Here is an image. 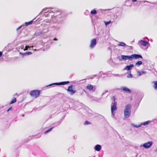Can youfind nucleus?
Returning a JSON list of instances; mask_svg holds the SVG:
<instances>
[{"label":"nucleus","mask_w":157,"mask_h":157,"mask_svg":"<svg viewBox=\"0 0 157 157\" xmlns=\"http://www.w3.org/2000/svg\"><path fill=\"white\" fill-rule=\"evenodd\" d=\"M142 64V62L141 61H139L136 63L135 65L137 66H139Z\"/></svg>","instance_id":"24"},{"label":"nucleus","mask_w":157,"mask_h":157,"mask_svg":"<svg viewBox=\"0 0 157 157\" xmlns=\"http://www.w3.org/2000/svg\"><path fill=\"white\" fill-rule=\"evenodd\" d=\"M44 12L43 15V16L46 17H48V16H51L52 20L57 22L60 21H62V20L61 19L59 20V19L62 17L64 14L58 9H54V8L50 7L43 9L39 14H41Z\"/></svg>","instance_id":"1"},{"label":"nucleus","mask_w":157,"mask_h":157,"mask_svg":"<svg viewBox=\"0 0 157 157\" xmlns=\"http://www.w3.org/2000/svg\"><path fill=\"white\" fill-rule=\"evenodd\" d=\"M16 101V98L14 97L12 99L11 101L10 102V104H13V103H14Z\"/></svg>","instance_id":"22"},{"label":"nucleus","mask_w":157,"mask_h":157,"mask_svg":"<svg viewBox=\"0 0 157 157\" xmlns=\"http://www.w3.org/2000/svg\"><path fill=\"white\" fill-rule=\"evenodd\" d=\"M114 76H121V75L119 74H115L114 75Z\"/></svg>","instance_id":"41"},{"label":"nucleus","mask_w":157,"mask_h":157,"mask_svg":"<svg viewBox=\"0 0 157 157\" xmlns=\"http://www.w3.org/2000/svg\"><path fill=\"white\" fill-rule=\"evenodd\" d=\"M35 51H37V50H36V49H35L34 50Z\"/></svg>","instance_id":"51"},{"label":"nucleus","mask_w":157,"mask_h":157,"mask_svg":"<svg viewBox=\"0 0 157 157\" xmlns=\"http://www.w3.org/2000/svg\"><path fill=\"white\" fill-rule=\"evenodd\" d=\"M33 22V21H30L28 22H25V25L26 26H27L29 25H30L32 24V23Z\"/></svg>","instance_id":"25"},{"label":"nucleus","mask_w":157,"mask_h":157,"mask_svg":"<svg viewBox=\"0 0 157 157\" xmlns=\"http://www.w3.org/2000/svg\"><path fill=\"white\" fill-rule=\"evenodd\" d=\"M72 87L73 86L72 85L69 86L67 90L68 92H70V94L71 95H73L76 92L75 90H74L72 89Z\"/></svg>","instance_id":"8"},{"label":"nucleus","mask_w":157,"mask_h":157,"mask_svg":"<svg viewBox=\"0 0 157 157\" xmlns=\"http://www.w3.org/2000/svg\"><path fill=\"white\" fill-rule=\"evenodd\" d=\"M22 27V26L21 25V26H19L18 28H17V29H16V30L17 31L19 29H20Z\"/></svg>","instance_id":"36"},{"label":"nucleus","mask_w":157,"mask_h":157,"mask_svg":"<svg viewBox=\"0 0 157 157\" xmlns=\"http://www.w3.org/2000/svg\"><path fill=\"white\" fill-rule=\"evenodd\" d=\"M53 27L54 28V30H58L60 29V27L58 25L55 24L53 25Z\"/></svg>","instance_id":"17"},{"label":"nucleus","mask_w":157,"mask_h":157,"mask_svg":"<svg viewBox=\"0 0 157 157\" xmlns=\"http://www.w3.org/2000/svg\"><path fill=\"white\" fill-rule=\"evenodd\" d=\"M20 54L22 56V57H23L25 56H26V52L25 53H22L21 52H20Z\"/></svg>","instance_id":"32"},{"label":"nucleus","mask_w":157,"mask_h":157,"mask_svg":"<svg viewBox=\"0 0 157 157\" xmlns=\"http://www.w3.org/2000/svg\"><path fill=\"white\" fill-rule=\"evenodd\" d=\"M107 72H106V73H105V74L107 75Z\"/></svg>","instance_id":"50"},{"label":"nucleus","mask_w":157,"mask_h":157,"mask_svg":"<svg viewBox=\"0 0 157 157\" xmlns=\"http://www.w3.org/2000/svg\"><path fill=\"white\" fill-rule=\"evenodd\" d=\"M26 56L31 55L32 54V52H26Z\"/></svg>","instance_id":"33"},{"label":"nucleus","mask_w":157,"mask_h":157,"mask_svg":"<svg viewBox=\"0 0 157 157\" xmlns=\"http://www.w3.org/2000/svg\"><path fill=\"white\" fill-rule=\"evenodd\" d=\"M132 60L133 59H137L139 58H142V56L141 55L137 54H134L131 55Z\"/></svg>","instance_id":"11"},{"label":"nucleus","mask_w":157,"mask_h":157,"mask_svg":"<svg viewBox=\"0 0 157 157\" xmlns=\"http://www.w3.org/2000/svg\"><path fill=\"white\" fill-rule=\"evenodd\" d=\"M155 151L157 153V148L155 150Z\"/></svg>","instance_id":"47"},{"label":"nucleus","mask_w":157,"mask_h":157,"mask_svg":"<svg viewBox=\"0 0 157 157\" xmlns=\"http://www.w3.org/2000/svg\"><path fill=\"white\" fill-rule=\"evenodd\" d=\"M117 102L114 101L113 105L111 106V110L115 111L117 109Z\"/></svg>","instance_id":"13"},{"label":"nucleus","mask_w":157,"mask_h":157,"mask_svg":"<svg viewBox=\"0 0 157 157\" xmlns=\"http://www.w3.org/2000/svg\"><path fill=\"white\" fill-rule=\"evenodd\" d=\"M134 65L133 64H130L129 65L127 66L124 68V70H127L128 71L130 70L133 67Z\"/></svg>","instance_id":"15"},{"label":"nucleus","mask_w":157,"mask_h":157,"mask_svg":"<svg viewBox=\"0 0 157 157\" xmlns=\"http://www.w3.org/2000/svg\"><path fill=\"white\" fill-rule=\"evenodd\" d=\"M97 44V40L95 38L93 39L91 41L90 47L92 48H94Z\"/></svg>","instance_id":"9"},{"label":"nucleus","mask_w":157,"mask_h":157,"mask_svg":"<svg viewBox=\"0 0 157 157\" xmlns=\"http://www.w3.org/2000/svg\"><path fill=\"white\" fill-rule=\"evenodd\" d=\"M69 83H70L68 81L60 82H59L54 83H53L50 84L49 85H48L46 86V87H47L48 86H52L54 85H65L68 84Z\"/></svg>","instance_id":"4"},{"label":"nucleus","mask_w":157,"mask_h":157,"mask_svg":"<svg viewBox=\"0 0 157 157\" xmlns=\"http://www.w3.org/2000/svg\"><path fill=\"white\" fill-rule=\"evenodd\" d=\"M132 2H135L137 1V0H132Z\"/></svg>","instance_id":"44"},{"label":"nucleus","mask_w":157,"mask_h":157,"mask_svg":"<svg viewBox=\"0 0 157 157\" xmlns=\"http://www.w3.org/2000/svg\"><path fill=\"white\" fill-rule=\"evenodd\" d=\"M114 19L115 20H116L118 18V16L117 15H114Z\"/></svg>","instance_id":"37"},{"label":"nucleus","mask_w":157,"mask_h":157,"mask_svg":"<svg viewBox=\"0 0 157 157\" xmlns=\"http://www.w3.org/2000/svg\"><path fill=\"white\" fill-rule=\"evenodd\" d=\"M40 94V91L39 90H34L31 91L30 93V95L32 97H38Z\"/></svg>","instance_id":"5"},{"label":"nucleus","mask_w":157,"mask_h":157,"mask_svg":"<svg viewBox=\"0 0 157 157\" xmlns=\"http://www.w3.org/2000/svg\"><path fill=\"white\" fill-rule=\"evenodd\" d=\"M89 13H89V11L87 10H86V11L84 12V14L86 15H89Z\"/></svg>","instance_id":"31"},{"label":"nucleus","mask_w":157,"mask_h":157,"mask_svg":"<svg viewBox=\"0 0 157 157\" xmlns=\"http://www.w3.org/2000/svg\"><path fill=\"white\" fill-rule=\"evenodd\" d=\"M24 116H25V115H24V114H22V117H24Z\"/></svg>","instance_id":"49"},{"label":"nucleus","mask_w":157,"mask_h":157,"mask_svg":"<svg viewBox=\"0 0 157 157\" xmlns=\"http://www.w3.org/2000/svg\"><path fill=\"white\" fill-rule=\"evenodd\" d=\"M108 92V91L107 90H105L103 93L101 95V96H103V95H104L106 93H107Z\"/></svg>","instance_id":"35"},{"label":"nucleus","mask_w":157,"mask_h":157,"mask_svg":"<svg viewBox=\"0 0 157 157\" xmlns=\"http://www.w3.org/2000/svg\"><path fill=\"white\" fill-rule=\"evenodd\" d=\"M152 144L153 143L152 141H150L147 143H145L143 144L140 145V147H143L145 148H149L151 146Z\"/></svg>","instance_id":"6"},{"label":"nucleus","mask_w":157,"mask_h":157,"mask_svg":"<svg viewBox=\"0 0 157 157\" xmlns=\"http://www.w3.org/2000/svg\"><path fill=\"white\" fill-rule=\"evenodd\" d=\"M128 75L127 76L128 78H132L133 77V75L131 74V71H128L127 72Z\"/></svg>","instance_id":"23"},{"label":"nucleus","mask_w":157,"mask_h":157,"mask_svg":"<svg viewBox=\"0 0 157 157\" xmlns=\"http://www.w3.org/2000/svg\"><path fill=\"white\" fill-rule=\"evenodd\" d=\"M113 100H114V101H115V97H114V96H113Z\"/></svg>","instance_id":"48"},{"label":"nucleus","mask_w":157,"mask_h":157,"mask_svg":"<svg viewBox=\"0 0 157 157\" xmlns=\"http://www.w3.org/2000/svg\"><path fill=\"white\" fill-rule=\"evenodd\" d=\"M154 87L155 90H157V81L154 82Z\"/></svg>","instance_id":"28"},{"label":"nucleus","mask_w":157,"mask_h":157,"mask_svg":"<svg viewBox=\"0 0 157 157\" xmlns=\"http://www.w3.org/2000/svg\"><path fill=\"white\" fill-rule=\"evenodd\" d=\"M33 46H29L28 45H26L25 46V48L24 49V51L28 49L29 48H33Z\"/></svg>","instance_id":"27"},{"label":"nucleus","mask_w":157,"mask_h":157,"mask_svg":"<svg viewBox=\"0 0 157 157\" xmlns=\"http://www.w3.org/2000/svg\"><path fill=\"white\" fill-rule=\"evenodd\" d=\"M64 117H63L59 121V122H57V123H54L53 124H52V126H53V128L54 127H55L56 126H57V125H59L60 124V123H61V122L63 120V119L64 118Z\"/></svg>","instance_id":"16"},{"label":"nucleus","mask_w":157,"mask_h":157,"mask_svg":"<svg viewBox=\"0 0 157 157\" xmlns=\"http://www.w3.org/2000/svg\"><path fill=\"white\" fill-rule=\"evenodd\" d=\"M131 105L130 104L127 105L124 110V117L125 118H128L131 115Z\"/></svg>","instance_id":"2"},{"label":"nucleus","mask_w":157,"mask_h":157,"mask_svg":"<svg viewBox=\"0 0 157 157\" xmlns=\"http://www.w3.org/2000/svg\"><path fill=\"white\" fill-rule=\"evenodd\" d=\"M86 87L87 89L90 90H93L94 88V86L90 84H88Z\"/></svg>","instance_id":"18"},{"label":"nucleus","mask_w":157,"mask_h":157,"mask_svg":"<svg viewBox=\"0 0 157 157\" xmlns=\"http://www.w3.org/2000/svg\"><path fill=\"white\" fill-rule=\"evenodd\" d=\"M137 73H138V76H140L142 75V73H141V72H140V71H138L137 72Z\"/></svg>","instance_id":"34"},{"label":"nucleus","mask_w":157,"mask_h":157,"mask_svg":"<svg viewBox=\"0 0 157 157\" xmlns=\"http://www.w3.org/2000/svg\"><path fill=\"white\" fill-rule=\"evenodd\" d=\"M127 59H128L129 60H132L131 55L130 56L121 55V58L119 59V60L121 61L122 60H125Z\"/></svg>","instance_id":"7"},{"label":"nucleus","mask_w":157,"mask_h":157,"mask_svg":"<svg viewBox=\"0 0 157 157\" xmlns=\"http://www.w3.org/2000/svg\"><path fill=\"white\" fill-rule=\"evenodd\" d=\"M130 1V0H127L126 1V3H127L128 2Z\"/></svg>","instance_id":"46"},{"label":"nucleus","mask_w":157,"mask_h":157,"mask_svg":"<svg viewBox=\"0 0 157 157\" xmlns=\"http://www.w3.org/2000/svg\"><path fill=\"white\" fill-rule=\"evenodd\" d=\"M53 128V127H52L51 128H49L48 130L47 131H45L44 132V133L46 134L47 133H48V132H49Z\"/></svg>","instance_id":"30"},{"label":"nucleus","mask_w":157,"mask_h":157,"mask_svg":"<svg viewBox=\"0 0 157 157\" xmlns=\"http://www.w3.org/2000/svg\"><path fill=\"white\" fill-rule=\"evenodd\" d=\"M139 42H140L141 45L144 46H146L148 43L146 40H141L139 41Z\"/></svg>","instance_id":"14"},{"label":"nucleus","mask_w":157,"mask_h":157,"mask_svg":"<svg viewBox=\"0 0 157 157\" xmlns=\"http://www.w3.org/2000/svg\"><path fill=\"white\" fill-rule=\"evenodd\" d=\"M111 113H112V114L113 116H114V115H115V113H114V111H112V110H111Z\"/></svg>","instance_id":"38"},{"label":"nucleus","mask_w":157,"mask_h":157,"mask_svg":"<svg viewBox=\"0 0 157 157\" xmlns=\"http://www.w3.org/2000/svg\"><path fill=\"white\" fill-rule=\"evenodd\" d=\"M118 89L121 90L128 93H131V90L125 86H122L121 87L120 89Z\"/></svg>","instance_id":"10"},{"label":"nucleus","mask_w":157,"mask_h":157,"mask_svg":"<svg viewBox=\"0 0 157 157\" xmlns=\"http://www.w3.org/2000/svg\"><path fill=\"white\" fill-rule=\"evenodd\" d=\"M46 32L44 31L43 30L42 31L39 32H36L35 33V36H39L41 35L42 34L45 33Z\"/></svg>","instance_id":"19"},{"label":"nucleus","mask_w":157,"mask_h":157,"mask_svg":"<svg viewBox=\"0 0 157 157\" xmlns=\"http://www.w3.org/2000/svg\"><path fill=\"white\" fill-rule=\"evenodd\" d=\"M97 75H94L93 77L91 78H90L91 79H93L95 77L97 76Z\"/></svg>","instance_id":"43"},{"label":"nucleus","mask_w":157,"mask_h":157,"mask_svg":"<svg viewBox=\"0 0 157 157\" xmlns=\"http://www.w3.org/2000/svg\"><path fill=\"white\" fill-rule=\"evenodd\" d=\"M119 46L124 47L127 46V45L123 42H119L117 44Z\"/></svg>","instance_id":"20"},{"label":"nucleus","mask_w":157,"mask_h":157,"mask_svg":"<svg viewBox=\"0 0 157 157\" xmlns=\"http://www.w3.org/2000/svg\"><path fill=\"white\" fill-rule=\"evenodd\" d=\"M90 124H91V123L87 121H86L84 123V124L85 125H88Z\"/></svg>","instance_id":"29"},{"label":"nucleus","mask_w":157,"mask_h":157,"mask_svg":"<svg viewBox=\"0 0 157 157\" xmlns=\"http://www.w3.org/2000/svg\"><path fill=\"white\" fill-rule=\"evenodd\" d=\"M97 13V10L95 9L92 10L90 12V14L92 15L95 14Z\"/></svg>","instance_id":"21"},{"label":"nucleus","mask_w":157,"mask_h":157,"mask_svg":"<svg viewBox=\"0 0 157 157\" xmlns=\"http://www.w3.org/2000/svg\"><path fill=\"white\" fill-rule=\"evenodd\" d=\"M101 149V146L99 144L96 145L94 147V149L95 150L97 151H100Z\"/></svg>","instance_id":"12"},{"label":"nucleus","mask_w":157,"mask_h":157,"mask_svg":"<svg viewBox=\"0 0 157 157\" xmlns=\"http://www.w3.org/2000/svg\"><path fill=\"white\" fill-rule=\"evenodd\" d=\"M53 40H57V39L56 38H55L53 39Z\"/></svg>","instance_id":"45"},{"label":"nucleus","mask_w":157,"mask_h":157,"mask_svg":"<svg viewBox=\"0 0 157 157\" xmlns=\"http://www.w3.org/2000/svg\"><path fill=\"white\" fill-rule=\"evenodd\" d=\"M151 122V121H148L144 123H141L139 125H137L133 123H131V125L133 127L138 128L141 127L142 125L144 126L147 125Z\"/></svg>","instance_id":"3"},{"label":"nucleus","mask_w":157,"mask_h":157,"mask_svg":"<svg viewBox=\"0 0 157 157\" xmlns=\"http://www.w3.org/2000/svg\"><path fill=\"white\" fill-rule=\"evenodd\" d=\"M113 21H112L111 20H109V21H105L104 23L105 24V25L106 26H107L110 23H111L112 22H113Z\"/></svg>","instance_id":"26"},{"label":"nucleus","mask_w":157,"mask_h":157,"mask_svg":"<svg viewBox=\"0 0 157 157\" xmlns=\"http://www.w3.org/2000/svg\"><path fill=\"white\" fill-rule=\"evenodd\" d=\"M141 72L142 75L145 74L146 73V71H141Z\"/></svg>","instance_id":"39"},{"label":"nucleus","mask_w":157,"mask_h":157,"mask_svg":"<svg viewBox=\"0 0 157 157\" xmlns=\"http://www.w3.org/2000/svg\"><path fill=\"white\" fill-rule=\"evenodd\" d=\"M12 107H10V108H9L8 109V110H7V112H8L9 111L12 110Z\"/></svg>","instance_id":"40"},{"label":"nucleus","mask_w":157,"mask_h":157,"mask_svg":"<svg viewBox=\"0 0 157 157\" xmlns=\"http://www.w3.org/2000/svg\"><path fill=\"white\" fill-rule=\"evenodd\" d=\"M17 95V94H15V95Z\"/></svg>","instance_id":"53"},{"label":"nucleus","mask_w":157,"mask_h":157,"mask_svg":"<svg viewBox=\"0 0 157 157\" xmlns=\"http://www.w3.org/2000/svg\"><path fill=\"white\" fill-rule=\"evenodd\" d=\"M141 2H143L144 3H145L146 2H148V1H141Z\"/></svg>","instance_id":"42"},{"label":"nucleus","mask_w":157,"mask_h":157,"mask_svg":"<svg viewBox=\"0 0 157 157\" xmlns=\"http://www.w3.org/2000/svg\"><path fill=\"white\" fill-rule=\"evenodd\" d=\"M45 50L44 49L43 50V51H44Z\"/></svg>","instance_id":"52"}]
</instances>
